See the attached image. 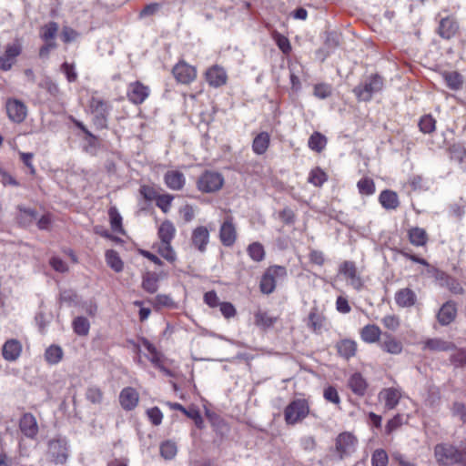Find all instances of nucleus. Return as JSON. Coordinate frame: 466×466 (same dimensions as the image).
I'll use <instances>...</instances> for the list:
<instances>
[{"instance_id": "f257e3e1", "label": "nucleus", "mask_w": 466, "mask_h": 466, "mask_svg": "<svg viewBox=\"0 0 466 466\" xmlns=\"http://www.w3.org/2000/svg\"><path fill=\"white\" fill-rule=\"evenodd\" d=\"M225 183L223 175L218 171L206 170L197 179V188L206 194L219 191Z\"/></svg>"}, {"instance_id": "f03ea898", "label": "nucleus", "mask_w": 466, "mask_h": 466, "mask_svg": "<svg viewBox=\"0 0 466 466\" xmlns=\"http://www.w3.org/2000/svg\"><path fill=\"white\" fill-rule=\"evenodd\" d=\"M287 277V269L282 266H270L266 269L261 277L259 289L263 294H271L279 280H282Z\"/></svg>"}, {"instance_id": "7ed1b4c3", "label": "nucleus", "mask_w": 466, "mask_h": 466, "mask_svg": "<svg viewBox=\"0 0 466 466\" xmlns=\"http://www.w3.org/2000/svg\"><path fill=\"white\" fill-rule=\"evenodd\" d=\"M383 87V79L379 75L370 76L363 83L358 85L353 92L358 100L368 102L372 96L380 92Z\"/></svg>"}, {"instance_id": "20e7f679", "label": "nucleus", "mask_w": 466, "mask_h": 466, "mask_svg": "<svg viewBox=\"0 0 466 466\" xmlns=\"http://www.w3.org/2000/svg\"><path fill=\"white\" fill-rule=\"evenodd\" d=\"M309 412V407L306 400H294L284 410L285 421L289 425H294L304 420Z\"/></svg>"}, {"instance_id": "39448f33", "label": "nucleus", "mask_w": 466, "mask_h": 466, "mask_svg": "<svg viewBox=\"0 0 466 466\" xmlns=\"http://www.w3.org/2000/svg\"><path fill=\"white\" fill-rule=\"evenodd\" d=\"M110 104L97 96H92L89 100V108L95 116V124L100 128L106 127V119L110 111Z\"/></svg>"}, {"instance_id": "423d86ee", "label": "nucleus", "mask_w": 466, "mask_h": 466, "mask_svg": "<svg viewBox=\"0 0 466 466\" xmlns=\"http://www.w3.org/2000/svg\"><path fill=\"white\" fill-rule=\"evenodd\" d=\"M434 457L438 464L450 466L457 463L458 449L449 443H440L434 447Z\"/></svg>"}, {"instance_id": "0eeeda50", "label": "nucleus", "mask_w": 466, "mask_h": 466, "mask_svg": "<svg viewBox=\"0 0 466 466\" xmlns=\"http://www.w3.org/2000/svg\"><path fill=\"white\" fill-rule=\"evenodd\" d=\"M5 111L10 121L22 123L27 116V107L25 103L16 98H8L5 102Z\"/></svg>"}, {"instance_id": "6e6552de", "label": "nucleus", "mask_w": 466, "mask_h": 466, "mask_svg": "<svg viewBox=\"0 0 466 466\" xmlns=\"http://www.w3.org/2000/svg\"><path fill=\"white\" fill-rule=\"evenodd\" d=\"M150 95L149 86L140 81H135L128 84L127 88V96L134 105H141Z\"/></svg>"}, {"instance_id": "1a4fd4ad", "label": "nucleus", "mask_w": 466, "mask_h": 466, "mask_svg": "<svg viewBox=\"0 0 466 466\" xmlns=\"http://www.w3.org/2000/svg\"><path fill=\"white\" fill-rule=\"evenodd\" d=\"M358 440L350 432H342L336 439V449L340 459L350 456L357 448Z\"/></svg>"}, {"instance_id": "9d476101", "label": "nucleus", "mask_w": 466, "mask_h": 466, "mask_svg": "<svg viewBox=\"0 0 466 466\" xmlns=\"http://www.w3.org/2000/svg\"><path fill=\"white\" fill-rule=\"evenodd\" d=\"M238 233L232 216H227L219 228V239L223 246L231 247L237 240Z\"/></svg>"}, {"instance_id": "9b49d317", "label": "nucleus", "mask_w": 466, "mask_h": 466, "mask_svg": "<svg viewBox=\"0 0 466 466\" xmlns=\"http://www.w3.org/2000/svg\"><path fill=\"white\" fill-rule=\"evenodd\" d=\"M172 73L177 82L185 85L191 83L197 77L196 68L184 61L178 62Z\"/></svg>"}, {"instance_id": "f8f14e48", "label": "nucleus", "mask_w": 466, "mask_h": 466, "mask_svg": "<svg viewBox=\"0 0 466 466\" xmlns=\"http://www.w3.org/2000/svg\"><path fill=\"white\" fill-rule=\"evenodd\" d=\"M205 78L210 86L217 88L227 84L228 74L224 67L214 65L208 68L205 73Z\"/></svg>"}, {"instance_id": "ddd939ff", "label": "nucleus", "mask_w": 466, "mask_h": 466, "mask_svg": "<svg viewBox=\"0 0 466 466\" xmlns=\"http://www.w3.org/2000/svg\"><path fill=\"white\" fill-rule=\"evenodd\" d=\"M378 397L380 401L384 402L386 410H393L399 404L402 397V392L400 389L390 387L382 389Z\"/></svg>"}, {"instance_id": "4468645a", "label": "nucleus", "mask_w": 466, "mask_h": 466, "mask_svg": "<svg viewBox=\"0 0 466 466\" xmlns=\"http://www.w3.org/2000/svg\"><path fill=\"white\" fill-rule=\"evenodd\" d=\"M138 400V392L132 387L124 388L119 394V402L125 410H134L137 406Z\"/></svg>"}, {"instance_id": "2eb2a0df", "label": "nucleus", "mask_w": 466, "mask_h": 466, "mask_svg": "<svg viewBox=\"0 0 466 466\" xmlns=\"http://www.w3.org/2000/svg\"><path fill=\"white\" fill-rule=\"evenodd\" d=\"M327 324V319L317 307L311 308L307 320V326L315 333H321Z\"/></svg>"}, {"instance_id": "dca6fc26", "label": "nucleus", "mask_w": 466, "mask_h": 466, "mask_svg": "<svg viewBox=\"0 0 466 466\" xmlns=\"http://www.w3.org/2000/svg\"><path fill=\"white\" fill-rule=\"evenodd\" d=\"M457 316V307L455 302L449 300L445 302L437 313L438 322L441 326L451 324Z\"/></svg>"}, {"instance_id": "f3484780", "label": "nucleus", "mask_w": 466, "mask_h": 466, "mask_svg": "<svg viewBox=\"0 0 466 466\" xmlns=\"http://www.w3.org/2000/svg\"><path fill=\"white\" fill-rule=\"evenodd\" d=\"M395 303L400 308H411L417 303L416 293L410 288H403L396 291Z\"/></svg>"}, {"instance_id": "a211bd4d", "label": "nucleus", "mask_w": 466, "mask_h": 466, "mask_svg": "<svg viewBox=\"0 0 466 466\" xmlns=\"http://www.w3.org/2000/svg\"><path fill=\"white\" fill-rule=\"evenodd\" d=\"M209 241V231L204 226L197 227L191 235L192 245L200 252H204Z\"/></svg>"}, {"instance_id": "6ab92c4d", "label": "nucleus", "mask_w": 466, "mask_h": 466, "mask_svg": "<svg viewBox=\"0 0 466 466\" xmlns=\"http://www.w3.org/2000/svg\"><path fill=\"white\" fill-rule=\"evenodd\" d=\"M22 353V344L19 340L11 339H7L2 348L3 358L7 361L16 360Z\"/></svg>"}, {"instance_id": "aec40b11", "label": "nucleus", "mask_w": 466, "mask_h": 466, "mask_svg": "<svg viewBox=\"0 0 466 466\" xmlns=\"http://www.w3.org/2000/svg\"><path fill=\"white\" fill-rule=\"evenodd\" d=\"M164 182L169 189L178 191L184 187L186 177L185 175L178 170H168L164 175Z\"/></svg>"}, {"instance_id": "412c9836", "label": "nucleus", "mask_w": 466, "mask_h": 466, "mask_svg": "<svg viewBox=\"0 0 466 466\" xmlns=\"http://www.w3.org/2000/svg\"><path fill=\"white\" fill-rule=\"evenodd\" d=\"M19 428L23 434L30 439H34L38 432V425L36 420L30 413H25L23 415L19 421Z\"/></svg>"}, {"instance_id": "4be33fe9", "label": "nucleus", "mask_w": 466, "mask_h": 466, "mask_svg": "<svg viewBox=\"0 0 466 466\" xmlns=\"http://www.w3.org/2000/svg\"><path fill=\"white\" fill-rule=\"evenodd\" d=\"M348 387L355 395L363 397L367 392L369 384L360 372H355L349 378Z\"/></svg>"}, {"instance_id": "5701e85b", "label": "nucleus", "mask_w": 466, "mask_h": 466, "mask_svg": "<svg viewBox=\"0 0 466 466\" xmlns=\"http://www.w3.org/2000/svg\"><path fill=\"white\" fill-rule=\"evenodd\" d=\"M380 335L381 329L375 324H368L364 326L360 331V339L369 344L378 342L380 340Z\"/></svg>"}, {"instance_id": "b1692460", "label": "nucleus", "mask_w": 466, "mask_h": 466, "mask_svg": "<svg viewBox=\"0 0 466 466\" xmlns=\"http://www.w3.org/2000/svg\"><path fill=\"white\" fill-rule=\"evenodd\" d=\"M357 347V342L350 339H341L336 345L339 355L346 360L356 355Z\"/></svg>"}, {"instance_id": "393cba45", "label": "nucleus", "mask_w": 466, "mask_h": 466, "mask_svg": "<svg viewBox=\"0 0 466 466\" xmlns=\"http://www.w3.org/2000/svg\"><path fill=\"white\" fill-rule=\"evenodd\" d=\"M423 349L431 351H449L455 349L452 342L446 341L440 338L429 339L424 342Z\"/></svg>"}, {"instance_id": "a878e982", "label": "nucleus", "mask_w": 466, "mask_h": 466, "mask_svg": "<svg viewBox=\"0 0 466 466\" xmlns=\"http://www.w3.org/2000/svg\"><path fill=\"white\" fill-rule=\"evenodd\" d=\"M408 238L410 242L416 247H423L429 240L426 230L419 227L410 228L408 231Z\"/></svg>"}, {"instance_id": "bb28decb", "label": "nucleus", "mask_w": 466, "mask_h": 466, "mask_svg": "<svg viewBox=\"0 0 466 466\" xmlns=\"http://www.w3.org/2000/svg\"><path fill=\"white\" fill-rule=\"evenodd\" d=\"M441 76L447 86L451 90H460L463 85V77L457 71H444Z\"/></svg>"}, {"instance_id": "cd10ccee", "label": "nucleus", "mask_w": 466, "mask_h": 466, "mask_svg": "<svg viewBox=\"0 0 466 466\" xmlns=\"http://www.w3.org/2000/svg\"><path fill=\"white\" fill-rule=\"evenodd\" d=\"M380 348L390 354H400L402 351V344L392 335L385 333L384 339L380 344Z\"/></svg>"}, {"instance_id": "c85d7f7f", "label": "nucleus", "mask_w": 466, "mask_h": 466, "mask_svg": "<svg viewBox=\"0 0 466 466\" xmlns=\"http://www.w3.org/2000/svg\"><path fill=\"white\" fill-rule=\"evenodd\" d=\"M277 320V317H272L267 311H263L261 309H258L254 313V323L262 329L271 328Z\"/></svg>"}, {"instance_id": "c756f323", "label": "nucleus", "mask_w": 466, "mask_h": 466, "mask_svg": "<svg viewBox=\"0 0 466 466\" xmlns=\"http://www.w3.org/2000/svg\"><path fill=\"white\" fill-rule=\"evenodd\" d=\"M379 200L386 209H396L400 205L398 195L391 190H383L380 194Z\"/></svg>"}, {"instance_id": "7c9ffc66", "label": "nucleus", "mask_w": 466, "mask_h": 466, "mask_svg": "<svg viewBox=\"0 0 466 466\" xmlns=\"http://www.w3.org/2000/svg\"><path fill=\"white\" fill-rule=\"evenodd\" d=\"M160 242H171L176 235V228L172 222L166 220L161 223L157 232Z\"/></svg>"}, {"instance_id": "2f4dec72", "label": "nucleus", "mask_w": 466, "mask_h": 466, "mask_svg": "<svg viewBox=\"0 0 466 466\" xmlns=\"http://www.w3.org/2000/svg\"><path fill=\"white\" fill-rule=\"evenodd\" d=\"M270 137L267 132L256 136L252 143V149L258 155L264 154L269 146Z\"/></svg>"}, {"instance_id": "473e14b6", "label": "nucleus", "mask_w": 466, "mask_h": 466, "mask_svg": "<svg viewBox=\"0 0 466 466\" xmlns=\"http://www.w3.org/2000/svg\"><path fill=\"white\" fill-rule=\"evenodd\" d=\"M159 277L156 272H147L143 275L142 288L148 293H155L158 289Z\"/></svg>"}, {"instance_id": "72a5a7b5", "label": "nucleus", "mask_w": 466, "mask_h": 466, "mask_svg": "<svg viewBox=\"0 0 466 466\" xmlns=\"http://www.w3.org/2000/svg\"><path fill=\"white\" fill-rule=\"evenodd\" d=\"M141 344L149 353V360L150 362L156 366L160 367L162 363V355L157 350V348L146 338L140 339Z\"/></svg>"}, {"instance_id": "f704fd0d", "label": "nucleus", "mask_w": 466, "mask_h": 466, "mask_svg": "<svg viewBox=\"0 0 466 466\" xmlns=\"http://www.w3.org/2000/svg\"><path fill=\"white\" fill-rule=\"evenodd\" d=\"M327 145V138L319 132H314L309 138V147L318 153L321 152Z\"/></svg>"}, {"instance_id": "c9c22d12", "label": "nucleus", "mask_w": 466, "mask_h": 466, "mask_svg": "<svg viewBox=\"0 0 466 466\" xmlns=\"http://www.w3.org/2000/svg\"><path fill=\"white\" fill-rule=\"evenodd\" d=\"M56 32L57 31H45L42 35V39L45 41V45L40 48V56H47L49 52L55 48L56 45L54 43V39L56 36Z\"/></svg>"}, {"instance_id": "e433bc0d", "label": "nucleus", "mask_w": 466, "mask_h": 466, "mask_svg": "<svg viewBox=\"0 0 466 466\" xmlns=\"http://www.w3.org/2000/svg\"><path fill=\"white\" fill-rule=\"evenodd\" d=\"M289 69L292 89L297 91L301 86L299 74L302 71V66L299 63L292 62L289 65Z\"/></svg>"}, {"instance_id": "4c0bfd02", "label": "nucleus", "mask_w": 466, "mask_h": 466, "mask_svg": "<svg viewBox=\"0 0 466 466\" xmlns=\"http://www.w3.org/2000/svg\"><path fill=\"white\" fill-rule=\"evenodd\" d=\"M327 180L328 175L319 167L311 169L308 177V182L315 187H321Z\"/></svg>"}, {"instance_id": "58836bf2", "label": "nucleus", "mask_w": 466, "mask_h": 466, "mask_svg": "<svg viewBox=\"0 0 466 466\" xmlns=\"http://www.w3.org/2000/svg\"><path fill=\"white\" fill-rule=\"evenodd\" d=\"M63 358V350L59 346L52 345L46 350L45 359L51 365L57 364Z\"/></svg>"}, {"instance_id": "ea45409f", "label": "nucleus", "mask_w": 466, "mask_h": 466, "mask_svg": "<svg viewBox=\"0 0 466 466\" xmlns=\"http://www.w3.org/2000/svg\"><path fill=\"white\" fill-rule=\"evenodd\" d=\"M247 252L250 258L256 262H260L265 258V249L259 242H253L248 245Z\"/></svg>"}, {"instance_id": "a19ab883", "label": "nucleus", "mask_w": 466, "mask_h": 466, "mask_svg": "<svg viewBox=\"0 0 466 466\" xmlns=\"http://www.w3.org/2000/svg\"><path fill=\"white\" fill-rule=\"evenodd\" d=\"M72 327L78 336H86L89 332L90 323L85 317H76L73 320Z\"/></svg>"}, {"instance_id": "79ce46f5", "label": "nucleus", "mask_w": 466, "mask_h": 466, "mask_svg": "<svg viewBox=\"0 0 466 466\" xmlns=\"http://www.w3.org/2000/svg\"><path fill=\"white\" fill-rule=\"evenodd\" d=\"M106 260L107 265L116 272H120L123 269V262L119 258L116 251L109 249L106 252Z\"/></svg>"}, {"instance_id": "37998d69", "label": "nucleus", "mask_w": 466, "mask_h": 466, "mask_svg": "<svg viewBox=\"0 0 466 466\" xmlns=\"http://www.w3.org/2000/svg\"><path fill=\"white\" fill-rule=\"evenodd\" d=\"M108 216L110 218L111 228L115 232L124 233L122 227V217L117 211L116 207H111L108 210Z\"/></svg>"}, {"instance_id": "c03bdc74", "label": "nucleus", "mask_w": 466, "mask_h": 466, "mask_svg": "<svg viewBox=\"0 0 466 466\" xmlns=\"http://www.w3.org/2000/svg\"><path fill=\"white\" fill-rule=\"evenodd\" d=\"M157 252L168 262L172 263L177 258L176 252L171 246V242H160L157 246Z\"/></svg>"}, {"instance_id": "a18cd8bd", "label": "nucleus", "mask_w": 466, "mask_h": 466, "mask_svg": "<svg viewBox=\"0 0 466 466\" xmlns=\"http://www.w3.org/2000/svg\"><path fill=\"white\" fill-rule=\"evenodd\" d=\"M177 452V448L175 442L166 441L160 445V454L166 460H172Z\"/></svg>"}, {"instance_id": "49530a36", "label": "nucleus", "mask_w": 466, "mask_h": 466, "mask_svg": "<svg viewBox=\"0 0 466 466\" xmlns=\"http://www.w3.org/2000/svg\"><path fill=\"white\" fill-rule=\"evenodd\" d=\"M357 187L361 195L370 196L375 192L374 181L370 177H362L357 183Z\"/></svg>"}, {"instance_id": "de8ad7c7", "label": "nucleus", "mask_w": 466, "mask_h": 466, "mask_svg": "<svg viewBox=\"0 0 466 466\" xmlns=\"http://www.w3.org/2000/svg\"><path fill=\"white\" fill-rule=\"evenodd\" d=\"M86 398L94 404H100L103 400V391L97 386H90L86 389Z\"/></svg>"}, {"instance_id": "09e8293b", "label": "nucleus", "mask_w": 466, "mask_h": 466, "mask_svg": "<svg viewBox=\"0 0 466 466\" xmlns=\"http://www.w3.org/2000/svg\"><path fill=\"white\" fill-rule=\"evenodd\" d=\"M419 127L425 134L432 133L436 128V120L431 115H425L420 118Z\"/></svg>"}, {"instance_id": "8fccbe9b", "label": "nucleus", "mask_w": 466, "mask_h": 466, "mask_svg": "<svg viewBox=\"0 0 466 466\" xmlns=\"http://www.w3.org/2000/svg\"><path fill=\"white\" fill-rule=\"evenodd\" d=\"M272 37L284 54H289L291 51V46L287 36L279 34L278 31H273Z\"/></svg>"}, {"instance_id": "3c124183", "label": "nucleus", "mask_w": 466, "mask_h": 466, "mask_svg": "<svg viewBox=\"0 0 466 466\" xmlns=\"http://www.w3.org/2000/svg\"><path fill=\"white\" fill-rule=\"evenodd\" d=\"M331 94L332 87L329 84L320 83L314 86L313 95L319 99H325Z\"/></svg>"}, {"instance_id": "603ef678", "label": "nucleus", "mask_w": 466, "mask_h": 466, "mask_svg": "<svg viewBox=\"0 0 466 466\" xmlns=\"http://www.w3.org/2000/svg\"><path fill=\"white\" fill-rule=\"evenodd\" d=\"M39 86L45 90H46V92L51 96H53L54 98H58L61 95V92H60V89L57 86V84H56L55 82H53L51 79L49 78H46L45 80H43L40 84H39Z\"/></svg>"}, {"instance_id": "864d4df0", "label": "nucleus", "mask_w": 466, "mask_h": 466, "mask_svg": "<svg viewBox=\"0 0 466 466\" xmlns=\"http://www.w3.org/2000/svg\"><path fill=\"white\" fill-rule=\"evenodd\" d=\"M442 285L455 295H462L464 293V289L462 288L461 284L453 277L450 276Z\"/></svg>"}, {"instance_id": "5fc2aeb1", "label": "nucleus", "mask_w": 466, "mask_h": 466, "mask_svg": "<svg viewBox=\"0 0 466 466\" xmlns=\"http://www.w3.org/2000/svg\"><path fill=\"white\" fill-rule=\"evenodd\" d=\"M381 323L383 326L392 331H395L399 329L400 325V318L397 315H386L382 318Z\"/></svg>"}, {"instance_id": "6e6d98bb", "label": "nucleus", "mask_w": 466, "mask_h": 466, "mask_svg": "<svg viewBox=\"0 0 466 466\" xmlns=\"http://www.w3.org/2000/svg\"><path fill=\"white\" fill-rule=\"evenodd\" d=\"M372 466H387L388 454L383 450H376L371 457Z\"/></svg>"}, {"instance_id": "4d7b16f0", "label": "nucleus", "mask_w": 466, "mask_h": 466, "mask_svg": "<svg viewBox=\"0 0 466 466\" xmlns=\"http://www.w3.org/2000/svg\"><path fill=\"white\" fill-rule=\"evenodd\" d=\"M56 449L61 450V452H58L56 456V461H64L66 458V454L65 453V443L63 441L60 440H53L49 441V450L55 451Z\"/></svg>"}, {"instance_id": "13d9d810", "label": "nucleus", "mask_w": 466, "mask_h": 466, "mask_svg": "<svg viewBox=\"0 0 466 466\" xmlns=\"http://www.w3.org/2000/svg\"><path fill=\"white\" fill-rule=\"evenodd\" d=\"M323 397L327 401L333 404L339 405L340 403V398L338 390L333 386L325 388Z\"/></svg>"}, {"instance_id": "bf43d9fd", "label": "nucleus", "mask_w": 466, "mask_h": 466, "mask_svg": "<svg viewBox=\"0 0 466 466\" xmlns=\"http://www.w3.org/2000/svg\"><path fill=\"white\" fill-rule=\"evenodd\" d=\"M157 206L165 213H167L173 200V197L169 194H164L158 196L157 198Z\"/></svg>"}, {"instance_id": "052dcab7", "label": "nucleus", "mask_w": 466, "mask_h": 466, "mask_svg": "<svg viewBox=\"0 0 466 466\" xmlns=\"http://www.w3.org/2000/svg\"><path fill=\"white\" fill-rule=\"evenodd\" d=\"M339 272L343 274L348 279L357 274L355 263L352 261H345L339 268Z\"/></svg>"}, {"instance_id": "680f3d73", "label": "nucleus", "mask_w": 466, "mask_h": 466, "mask_svg": "<svg viewBox=\"0 0 466 466\" xmlns=\"http://www.w3.org/2000/svg\"><path fill=\"white\" fill-rule=\"evenodd\" d=\"M219 309L221 314L226 319L234 318L237 315V310L234 305L230 302H222L219 304Z\"/></svg>"}, {"instance_id": "e2e57ef3", "label": "nucleus", "mask_w": 466, "mask_h": 466, "mask_svg": "<svg viewBox=\"0 0 466 466\" xmlns=\"http://www.w3.org/2000/svg\"><path fill=\"white\" fill-rule=\"evenodd\" d=\"M147 417L149 418L150 421L157 426L161 424L163 414L161 410L157 407H153L147 411Z\"/></svg>"}, {"instance_id": "0e129e2a", "label": "nucleus", "mask_w": 466, "mask_h": 466, "mask_svg": "<svg viewBox=\"0 0 466 466\" xmlns=\"http://www.w3.org/2000/svg\"><path fill=\"white\" fill-rule=\"evenodd\" d=\"M161 8L162 5L158 3L148 4L140 11V17L156 15L161 10Z\"/></svg>"}, {"instance_id": "69168bd1", "label": "nucleus", "mask_w": 466, "mask_h": 466, "mask_svg": "<svg viewBox=\"0 0 466 466\" xmlns=\"http://www.w3.org/2000/svg\"><path fill=\"white\" fill-rule=\"evenodd\" d=\"M185 415L187 417L192 419L195 422V425L198 429L203 428L204 420H203V418L198 409L190 408V409H188V410L187 411V413Z\"/></svg>"}, {"instance_id": "338daca9", "label": "nucleus", "mask_w": 466, "mask_h": 466, "mask_svg": "<svg viewBox=\"0 0 466 466\" xmlns=\"http://www.w3.org/2000/svg\"><path fill=\"white\" fill-rule=\"evenodd\" d=\"M451 157L461 162L466 155V149L460 144H454L450 147Z\"/></svg>"}, {"instance_id": "774afa93", "label": "nucleus", "mask_w": 466, "mask_h": 466, "mask_svg": "<svg viewBox=\"0 0 466 466\" xmlns=\"http://www.w3.org/2000/svg\"><path fill=\"white\" fill-rule=\"evenodd\" d=\"M451 362L456 366L466 364V349H460L451 358Z\"/></svg>"}]
</instances>
